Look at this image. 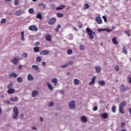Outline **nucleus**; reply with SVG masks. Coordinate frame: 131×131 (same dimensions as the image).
Returning a JSON list of instances; mask_svg holds the SVG:
<instances>
[{
  "mask_svg": "<svg viewBox=\"0 0 131 131\" xmlns=\"http://www.w3.org/2000/svg\"><path fill=\"white\" fill-rule=\"evenodd\" d=\"M112 41H113V43L115 45H118V42L117 41L116 39V37H114L112 39Z\"/></svg>",
  "mask_w": 131,
  "mask_h": 131,
  "instance_id": "nucleus-23",
  "label": "nucleus"
},
{
  "mask_svg": "<svg viewBox=\"0 0 131 131\" xmlns=\"http://www.w3.org/2000/svg\"><path fill=\"white\" fill-rule=\"evenodd\" d=\"M21 14H22L21 11L20 10H17L14 13V15L17 16H19L21 15Z\"/></svg>",
  "mask_w": 131,
  "mask_h": 131,
  "instance_id": "nucleus-14",
  "label": "nucleus"
},
{
  "mask_svg": "<svg viewBox=\"0 0 131 131\" xmlns=\"http://www.w3.org/2000/svg\"><path fill=\"white\" fill-rule=\"evenodd\" d=\"M20 35H21V40L24 41L25 40V37H24L25 31H21L20 33Z\"/></svg>",
  "mask_w": 131,
  "mask_h": 131,
  "instance_id": "nucleus-25",
  "label": "nucleus"
},
{
  "mask_svg": "<svg viewBox=\"0 0 131 131\" xmlns=\"http://www.w3.org/2000/svg\"><path fill=\"white\" fill-rule=\"evenodd\" d=\"M81 121L84 123H85L86 121H88V119L86 118V117H85V116H82L81 117Z\"/></svg>",
  "mask_w": 131,
  "mask_h": 131,
  "instance_id": "nucleus-17",
  "label": "nucleus"
},
{
  "mask_svg": "<svg viewBox=\"0 0 131 131\" xmlns=\"http://www.w3.org/2000/svg\"><path fill=\"white\" fill-rule=\"evenodd\" d=\"M97 110H98V106H94V107L93 108V111H97Z\"/></svg>",
  "mask_w": 131,
  "mask_h": 131,
  "instance_id": "nucleus-54",
  "label": "nucleus"
},
{
  "mask_svg": "<svg viewBox=\"0 0 131 131\" xmlns=\"http://www.w3.org/2000/svg\"><path fill=\"white\" fill-rule=\"evenodd\" d=\"M104 31V29H98V32H102V31Z\"/></svg>",
  "mask_w": 131,
  "mask_h": 131,
  "instance_id": "nucleus-59",
  "label": "nucleus"
},
{
  "mask_svg": "<svg viewBox=\"0 0 131 131\" xmlns=\"http://www.w3.org/2000/svg\"><path fill=\"white\" fill-rule=\"evenodd\" d=\"M96 76H94L93 77V78L92 79V81L89 82V85H92L95 84V81H96Z\"/></svg>",
  "mask_w": 131,
  "mask_h": 131,
  "instance_id": "nucleus-12",
  "label": "nucleus"
},
{
  "mask_svg": "<svg viewBox=\"0 0 131 131\" xmlns=\"http://www.w3.org/2000/svg\"><path fill=\"white\" fill-rule=\"evenodd\" d=\"M38 94V91L37 90H34L32 94V97H35Z\"/></svg>",
  "mask_w": 131,
  "mask_h": 131,
  "instance_id": "nucleus-16",
  "label": "nucleus"
},
{
  "mask_svg": "<svg viewBox=\"0 0 131 131\" xmlns=\"http://www.w3.org/2000/svg\"><path fill=\"white\" fill-rule=\"evenodd\" d=\"M73 53V51H72V49H68L67 50V53L69 55H71Z\"/></svg>",
  "mask_w": 131,
  "mask_h": 131,
  "instance_id": "nucleus-36",
  "label": "nucleus"
},
{
  "mask_svg": "<svg viewBox=\"0 0 131 131\" xmlns=\"http://www.w3.org/2000/svg\"><path fill=\"white\" fill-rule=\"evenodd\" d=\"M28 29L30 31H34V32H37L38 31V27L35 25L30 26L28 28Z\"/></svg>",
  "mask_w": 131,
  "mask_h": 131,
  "instance_id": "nucleus-3",
  "label": "nucleus"
},
{
  "mask_svg": "<svg viewBox=\"0 0 131 131\" xmlns=\"http://www.w3.org/2000/svg\"><path fill=\"white\" fill-rule=\"evenodd\" d=\"M27 79L29 81H33L34 80V77L31 74H28Z\"/></svg>",
  "mask_w": 131,
  "mask_h": 131,
  "instance_id": "nucleus-11",
  "label": "nucleus"
},
{
  "mask_svg": "<svg viewBox=\"0 0 131 131\" xmlns=\"http://www.w3.org/2000/svg\"><path fill=\"white\" fill-rule=\"evenodd\" d=\"M102 118L106 119L108 118V114L107 113H104L102 114Z\"/></svg>",
  "mask_w": 131,
  "mask_h": 131,
  "instance_id": "nucleus-30",
  "label": "nucleus"
},
{
  "mask_svg": "<svg viewBox=\"0 0 131 131\" xmlns=\"http://www.w3.org/2000/svg\"><path fill=\"white\" fill-rule=\"evenodd\" d=\"M52 82L55 83V85L56 86L58 83V80L57 78H54L52 79Z\"/></svg>",
  "mask_w": 131,
  "mask_h": 131,
  "instance_id": "nucleus-24",
  "label": "nucleus"
},
{
  "mask_svg": "<svg viewBox=\"0 0 131 131\" xmlns=\"http://www.w3.org/2000/svg\"><path fill=\"white\" fill-rule=\"evenodd\" d=\"M60 93L61 94L63 95L64 94V90H60Z\"/></svg>",
  "mask_w": 131,
  "mask_h": 131,
  "instance_id": "nucleus-58",
  "label": "nucleus"
},
{
  "mask_svg": "<svg viewBox=\"0 0 131 131\" xmlns=\"http://www.w3.org/2000/svg\"><path fill=\"white\" fill-rule=\"evenodd\" d=\"M123 53H124L125 55L127 53V51L126 50V48L125 47L123 48Z\"/></svg>",
  "mask_w": 131,
  "mask_h": 131,
  "instance_id": "nucleus-39",
  "label": "nucleus"
},
{
  "mask_svg": "<svg viewBox=\"0 0 131 131\" xmlns=\"http://www.w3.org/2000/svg\"><path fill=\"white\" fill-rule=\"evenodd\" d=\"M86 31L88 34V35L89 36V38L91 39H94L95 38V35L96 34V33L93 30H92L90 28L88 27L86 28Z\"/></svg>",
  "mask_w": 131,
  "mask_h": 131,
  "instance_id": "nucleus-1",
  "label": "nucleus"
},
{
  "mask_svg": "<svg viewBox=\"0 0 131 131\" xmlns=\"http://www.w3.org/2000/svg\"><path fill=\"white\" fill-rule=\"evenodd\" d=\"M7 20L6 18H3L1 21V24H3L6 23Z\"/></svg>",
  "mask_w": 131,
  "mask_h": 131,
  "instance_id": "nucleus-41",
  "label": "nucleus"
},
{
  "mask_svg": "<svg viewBox=\"0 0 131 131\" xmlns=\"http://www.w3.org/2000/svg\"><path fill=\"white\" fill-rule=\"evenodd\" d=\"M125 34H127L128 37L130 36V32L128 30H124Z\"/></svg>",
  "mask_w": 131,
  "mask_h": 131,
  "instance_id": "nucleus-33",
  "label": "nucleus"
},
{
  "mask_svg": "<svg viewBox=\"0 0 131 131\" xmlns=\"http://www.w3.org/2000/svg\"><path fill=\"white\" fill-rule=\"evenodd\" d=\"M45 39H46V40L47 41H52V36L49 33H47L45 36Z\"/></svg>",
  "mask_w": 131,
  "mask_h": 131,
  "instance_id": "nucleus-7",
  "label": "nucleus"
},
{
  "mask_svg": "<svg viewBox=\"0 0 131 131\" xmlns=\"http://www.w3.org/2000/svg\"><path fill=\"white\" fill-rule=\"evenodd\" d=\"M84 49H85L84 46H83V45H81L80 46V50H84Z\"/></svg>",
  "mask_w": 131,
  "mask_h": 131,
  "instance_id": "nucleus-47",
  "label": "nucleus"
},
{
  "mask_svg": "<svg viewBox=\"0 0 131 131\" xmlns=\"http://www.w3.org/2000/svg\"><path fill=\"white\" fill-rule=\"evenodd\" d=\"M7 92L9 94H12L15 93V90L14 89H9Z\"/></svg>",
  "mask_w": 131,
  "mask_h": 131,
  "instance_id": "nucleus-28",
  "label": "nucleus"
},
{
  "mask_svg": "<svg viewBox=\"0 0 131 131\" xmlns=\"http://www.w3.org/2000/svg\"><path fill=\"white\" fill-rule=\"evenodd\" d=\"M32 68L34 69L35 71H38L39 69V67L35 64H33L32 66Z\"/></svg>",
  "mask_w": 131,
  "mask_h": 131,
  "instance_id": "nucleus-26",
  "label": "nucleus"
},
{
  "mask_svg": "<svg viewBox=\"0 0 131 131\" xmlns=\"http://www.w3.org/2000/svg\"><path fill=\"white\" fill-rule=\"evenodd\" d=\"M74 84L75 85H79V84H80V81L77 79H74Z\"/></svg>",
  "mask_w": 131,
  "mask_h": 131,
  "instance_id": "nucleus-15",
  "label": "nucleus"
},
{
  "mask_svg": "<svg viewBox=\"0 0 131 131\" xmlns=\"http://www.w3.org/2000/svg\"><path fill=\"white\" fill-rule=\"evenodd\" d=\"M96 72L97 73L101 72V67L100 66H95Z\"/></svg>",
  "mask_w": 131,
  "mask_h": 131,
  "instance_id": "nucleus-19",
  "label": "nucleus"
},
{
  "mask_svg": "<svg viewBox=\"0 0 131 131\" xmlns=\"http://www.w3.org/2000/svg\"><path fill=\"white\" fill-rule=\"evenodd\" d=\"M112 112L113 113H115L116 112V107L115 105H113V106H112Z\"/></svg>",
  "mask_w": 131,
  "mask_h": 131,
  "instance_id": "nucleus-43",
  "label": "nucleus"
},
{
  "mask_svg": "<svg viewBox=\"0 0 131 131\" xmlns=\"http://www.w3.org/2000/svg\"><path fill=\"white\" fill-rule=\"evenodd\" d=\"M55 31H56V32H59V29L58 28H56L55 29Z\"/></svg>",
  "mask_w": 131,
  "mask_h": 131,
  "instance_id": "nucleus-61",
  "label": "nucleus"
},
{
  "mask_svg": "<svg viewBox=\"0 0 131 131\" xmlns=\"http://www.w3.org/2000/svg\"><path fill=\"white\" fill-rule=\"evenodd\" d=\"M17 81L18 82H19V83L22 82H23V78L21 77H17Z\"/></svg>",
  "mask_w": 131,
  "mask_h": 131,
  "instance_id": "nucleus-37",
  "label": "nucleus"
},
{
  "mask_svg": "<svg viewBox=\"0 0 131 131\" xmlns=\"http://www.w3.org/2000/svg\"><path fill=\"white\" fill-rule=\"evenodd\" d=\"M39 6H42L44 9L46 8V5H44V4H43V3L40 4Z\"/></svg>",
  "mask_w": 131,
  "mask_h": 131,
  "instance_id": "nucleus-53",
  "label": "nucleus"
},
{
  "mask_svg": "<svg viewBox=\"0 0 131 131\" xmlns=\"http://www.w3.org/2000/svg\"><path fill=\"white\" fill-rule=\"evenodd\" d=\"M68 64H69V66L70 65H72L73 64V61H70L69 62V63H67Z\"/></svg>",
  "mask_w": 131,
  "mask_h": 131,
  "instance_id": "nucleus-52",
  "label": "nucleus"
},
{
  "mask_svg": "<svg viewBox=\"0 0 131 131\" xmlns=\"http://www.w3.org/2000/svg\"><path fill=\"white\" fill-rule=\"evenodd\" d=\"M69 107L70 109H74L75 108V100H71V101H70Z\"/></svg>",
  "mask_w": 131,
  "mask_h": 131,
  "instance_id": "nucleus-4",
  "label": "nucleus"
},
{
  "mask_svg": "<svg viewBox=\"0 0 131 131\" xmlns=\"http://www.w3.org/2000/svg\"><path fill=\"white\" fill-rule=\"evenodd\" d=\"M96 21L98 23V24L100 25L102 24L103 21L102 20V18L100 16H97L95 18Z\"/></svg>",
  "mask_w": 131,
  "mask_h": 131,
  "instance_id": "nucleus-8",
  "label": "nucleus"
},
{
  "mask_svg": "<svg viewBox=\"0 0 131 131\" xmlns=\"http://www.w3.org/2000/svg\"><path fill=\"white\" fill-rule=\"evenodd\" d=\"M104 31L107 32H110L111 31H112V30L110 29H104Z\"/></svg>",
  "mask_w": 131,
  "mask_h": 131,
  "instance_id": "nucleus-49",
  "label": "nucleus"
},
{
  "mask_svg": "<svg viewBox=\"0 0 131 131\" xmlns=\"http://www.w3.org/2000/svg\"><path fill=\"white\" fill-rule=\"evenodd\" d=\"M32 129L33 130H36L37 129V128L36 127H32Z\"/></svg>",
  "mask_w": 131,
  "mask_h": 131,
  "instance_id": "nucleus-63",
  "label": "nucleus"
},
{
  "mask_svg": "<svg viewBox=\"0 0 131 131\" xmlns=\"http://www.w3.org/2000/svg\"><path fill=\"white\" fill-rule=\"evenodd\" d=\"M28 54L27 53H24L23 54V57L24 58H26L28 57Z\"/></svg>",
  "mask_w": 131,
  "mask_h": 131,
  "instance_id": "nucleus-42",
  "label": "nucleus"
},
{
  "mask_svg": "<svg viewBox=\"0 0 131 131\" xmlns=\"http://www.w3.org/2000/svg\"><path fill=\"white\" fill-rule=\"evenodd\" d=\"M18 61V59L17 57L14 58V59H12V60H11V62L14 64H17Z\"/></svg>",
  "mask_w": 131,
  "mask_h": 131,
  "instance_id": "nucleus-21",
  "label": "nucleus"
},
{
  "mask_svg": "<svg viewBox=\"0 0 131 131\" xmlns=\"http://www.w3.org/2000/svg\"><path fill=\"white\" fill-rule=\"evenodd\" d=\"M12 88V84H9L7 86V89L9 90L11 89Z\"/></svg>",
  "mask_w": 131,
  "mask_h": 131,
  "instance_id": "nucleus-48",
  "label": "nucleus"
},
{
  "mask_svg": "<svg viewBox=\"0 0 131 131\" xmlns=\"http://www.w3.org/2000/svg\"><path fill=\"white\" fill-rule=\"evenodd\" d=\"M115 69L116 72H118L119 71V66L118 65H116L115 67Z\"/></svg>",
  "mask_w": 131,
  "mask_h": 131,
  "instance_id": "nucleus-44",
  "label": "nucleus"
},
{
  "mask_svg": "<svg viewBox=\"0 0 131 131\" xmlns=\"http://www.w3.org/2000/svg\"><path fill=\"white\" fill-rule=\"evenodd\" d=\"M98 84L103 86L105 84V81H98Z\"/></svg>",
  "mask_w": 131,
  "mask_h": 131,
  "instance_id": "nucleus-35",
  "label": "nucleus"
},
{
  "mask_svg": "<svg viewBox=\"0 0 131 131\" xmlns=\"http://www.w3.org/2000/svg\"><path fill=\"white\" fill-rule=\"evenodd\" d=\"M129 90V87H128V86H125V85H124V84H122L121 85V87H120L121 92H124L126 91H127Z\"/></svg>",
  "mask_w": 131,
  "mask_h": 131,
  "instance_id": "nucleus-5",
  "label": "nucleus"
},
{
  "mask_svg": "<svg viewBox=\"0 0 131 131\" xmlns=\"http://www.w3.org/2000/svg\"><path fill=\"white\" fill-rule=\"evenodd\" d=\"M36 18H38L39 19H42V14L41 13H38L37 14V16H36Z\"/></svg>",
  "mask_w": 131,
  "mask_h": 131,
  "instance_id": "nucleus-32",
  "label": "nucleus"
},
{
  "mask_svg": "<svg viewBox=\"0 0 131 131\" xmlns=\"http://www.w3.org/2000/svg\"><path fill=\"white\" fill-rule=\"evenodd\" d=\"M40 45V42L39 41H37L35 43V46H38Z\"/></svg>",
  "mask_w": 131,
  "mask_h": 131,
  "instance_id": "nucleus-55",
  "label": "nucleus"
},
{
  "mask_svg": "<svg viewBox=\"0 0 131 131\" xmlns=\"http://www.w3.org/2000/svg\"><path fill=\"white\" fill-rule=\"evenodd\" d=\"M61 28V25L59 24V25H57V28L60 29V28Z\"/></svg>",
  "mask_w": 131,
  "mask_h": 131,
  "instance_id": "nucleus-60",
  "label": "nucleus"
},
{
  "mask_svg": "<svg viewBox=\"0 0 131 131\" xmlns=\"http://www.w3.org/2000/svg\"><path fill=\"white\" fill-rule=\"evenodd\" d=\"M14 4L15 6H17L19 4V0H15Z\"/></svg>",
  "mask_w": 131,
  "mask_h": 131,
  "instance_id": "nucleus-46",
  "label": "nucleus"
},
{
  "mask_svg": "<svg viewBox=\"0 0 131 131\" xmlns=\"http://www.w3.org/2000/svg\"><path fill=\"white\" fill-rule=\"evenodd\" d=\"M50 53V51L48 50H44L40 52V54L41 55H47Z\"/></svg>",
  "mask_w": 131,
  "mask_h": 131,
  "instance_id": "nucleus-9",
  "label": "nucleus"
},
{
  "mask_svg": "<svg viewBox=\"0 0 131 131\" xmlns=\"http://www.w3.org/2000/svg\"><path fill=\"white\" fill-rule=\"evenodd\" d=\"M119 111L121 114H124L125 112L122 107H119Z\"/></svg>",
  "mask_w": 131,
  "mask_h": 131,
  "instance_id": "nucleus-31",
  "label": "nucleus"
},
{
  "mask_svg": "<svg viewBox=\"0 0 131 131\" xmlns=\"http://www.w3.org/2000/svg\"><path fill=\"white\" fill-rule=\"evenodd\" d=\"M126 102L125 101H122V102H121V103L119 104V108H124L126 106Z\"/></svg>",
  "mask_w": 131,
  "mask_h": 131,
  "instance_id": "nucleus-18",
  "label": "nucleus"
},
{
  "mask_svg": "<svg viewBox=\"0 0 131 131\" xmlns=\"http://www.w3.org/2000/svg\"><path fill=\"white\" fill-rule=\"evenodd\" d=\"M47 86L50 91H53L54 90V88L51 83H47Z\"/></svg>",
  "mask_w": 131,
  "mask_h": 131,
  "instance_id": "nucleus-22",
  "label": "nucleus"
},
{
  "mask_svg": "<svg viewBox=\"0 0 131 131\" xmlns=\"http://www.w3.org/2000/svg\"><path fill=\"white\" fill-rule=\"evenodd\" d=\"M65 7H66V6L63 5H61L60 6L57 7L56 8V10H62L63 9L65 8Z\"/></svg>",
  "mask_w": 131,
  "mask_h": 131,
  "instance_id": "nucleus-20",
  "label": "nucleus"
},
{
  "mask_svg": "<svg viewBox=\"0 0 131 131\" xmlns=\"http://www.w3.org/2000/svg\"><path fill=\"white\" fill-rule=\"evenodd\" d=\"M17 76H18L17 74L14 72L11 73L9 75V77H13V78H17Z\"/></svg>",
  "mask_w": 131,
  "mask_h": 131,
  "instance_id": "nucleus-13",
  "label": "nucleus"
},
{
  "mask_svg": "<svg viewBox=\"0 0 131 131\" xmlns=\"http://www.w3.org/2000/svg\"><path fill=\"white\" fill-rule=\"evenodd\" d=\"M89 9H90V5L88 3H85L83 6V10L85 11Z\"/></svg>",
  "mask_w": 131,
  "mask_h": 131,
  "instance_id": "nucleus-10",
  "label": "nucleus"
},
{
  "mask_svg": "<svg viewBox=\"0 0 131 131\" xmlns=\"http://www.w3.org/2000/svg\"><path fill=\"white\" fill-rule=\"evenodd\" d=\"M46 64H47L46 62L43 61V62H42V65L43 66H46Z\"/></svg>",
  "mask_w": 131,
  "mask_h": 131,
  "instance_id": "nucleus-57",
  "label": "nucleus"
},
{
  "mask_svg": "<svg viewBox=\"0 0 131 131\" xmlns=\"http://www.w3.org/2000/svg\"><path fill=\"white\" fill-rule=\"evenodd\" d=\"M128 111L129 113L131 114V108H129Z\"/></svg>",
  "mask_w": 131,
  "mask_h": 131,
  "instance_id": "nucleus-64",
  "label": "nucleus"
},
{
  "mask_svg": "<svg viewBox=\"0 0 131 131\" xmlns=\"http://www.w3.org/2000/svg\"><path fill=\"white\" fill-rule=\"evenodd\" d=\"M28 11L30 14H32L34 12V10L33 8L29 9Z\"/></svg>",
  "mask_w": 131,
  "mask_h": 131,
  "instance_id": "nucleus-38",
  "label": "nucleus"
},
{
  "mask_svg": "<svg viewBox=\"0 0 131 131\" xmlns=\"http://www.w3.org/2000/svg\"><path fill=\"white\" fill-rule=\"evenodd\" d=\"M54 102H50V103L49 104V106L51 107V106H54Z\"/></svg>",
  "mask_w": 131,
  "mask_h": 131,
  "instance_id": "nucleus-51",
  "label": "nucleus"
},
{
  "mask_svg": "<svg viewBox=\"0 0 131 131\" xmlns=\"http://www.w3.org/2000/svg\"><path fill=\"white\" fill-rule=\"evenodd\" d=\"M10 100L11 102H16L18 101V97H13L12 98H10Z\"/></svg>",
  "mask_w": 131,
  "mask_h": 131,
  "instance_id": "nucleus-27",
  "label": "nucleus"
},
{
  "mask_svg": "<svg viewBox=\"0 0 131 131\" xmlns=\"http://www.w3.org/2000/svg\"><path fill=\"white\" fill-rule=\"evenodd\" d=\"M56 22V18L52 17L48 20V24L50 25H53Z\"/></svg>",
  "mask_w": 131,
  "mask_h": 131,
  "instance_id": "nucleus-6",
  "label": "nucleus"
},
{
  "mask_svg": "<svg viewBox=\"0 0 131 131\" xmlns=\"http://www.w3.org/2000/svg\"><path fill=\"white\" fill-rule=\"evenodd\" d=\"M41 57L40 56H38L36 58V61L39 62L41 61Z\"/></svg>",
  "mask_w": 131,
  "mask_h": 131,
  "instance_id": "nucleus-45",
  "label": "nucleus"
},
{
  "mask_svg": "<svg viewBox=\"0 0 131 131\" xmlns=\"http://www.w3.org/2000/svg\"><path fill=\"white\" fill-rule=\"evenodd\" d=\"M128 81H129V83H131V77H129L128 78Z\"/></svg>",
  "mask_w": 131,
  "mask_h": 131,
  "instance_id": "nucleus-62",
  "label": "nucleus"
},
{
  "mask_svg": "<svg viewBox=\"0 0 131 131\" xmlns=\"http://www.w3.org/2000/svg\"><path fill=\"white\" fill-rule=\"evenodd\" d=\"M39 47H35L34 48V51L35 52H39Z\"/></svg>",
  "mask_w": 131,
  "mask_h": 131,
  "instance_id": "nucleus-34",
  "label": "nucleus"
},
{
  "mask_svg": "<svg viewBox=\"0 0 131 131\" xmlns=\"http://www.w3.org/2000/svg\"><path fill=\"white\" fill-rule=\"evenodd\" d=\"M125 123L123 122V123H121V127H123L124 126H125Z\"/></svg>",
  "mask_w": 131,
  "mask_h": 131,
  "instance_id": "nucleus-56",
  "label": "nucleus"
},
{
  "mask_svg": "<svg viewBox=\"0 0 131 131\" xmlns=\"http://www.w3.org/2000/svg\"><path fill=\"white\" fill-rule=\"evenodd\" d=\"M13 119H16L18 117V114H19V111L17 106H14L13 108Z\"/></svg>",
  "mask_w": 131,
  "mask_h": 131,
  "instance_id": "nucleus-2",
  "label": "nucleus"
},
{
  "mask_svg": "<svg viewBox=\"0 0 131 131\" xmlns=\"http://www.w3.org/2000/svg\"><path fill=\"white\" fill-rule=\"evenodd\" d=\"M102 18L104 20L105 23L107 22V17L103 15Z\"/></svg>",
  "mask_w": 131,
  "mask_h": 131,
  "instance_id": "nucleus-50",
  "label": "nucleus"
},
{
  "mask_svg": "<svg viewBox=\"0 0 131 131\" xmlns=\"http://www.w3.org/2000/svg\"><path fill=\"white\" fill-rule=\"evenodd\" d=\"M56 15L58 17H59V18H62L64 17V14L62 13H57L56 14Z\"/></svg>",
  "mask_w": 131,
  "mask_h": 131,
  "instance_id": "nucleus-29",
  "label": "nucleus"
},
{
  "mask_svg": "<svg viewBox=\"0 0 131 131\" xmlns=\"http://www.w3.org/2000/svg\"><path fill=\"white\" fill-rule=\"evenodd\" d=\"M69 66V64H68L67 63H66L65 64H63L61 66V68L62 69H64L66 68L67 67H68Z\"/></svg>",
  "mask_w": 131,
  "mask_h": 131,
  "instance_id": "nucleus-40",
  "label": "nucleus"
}]
</instances>
